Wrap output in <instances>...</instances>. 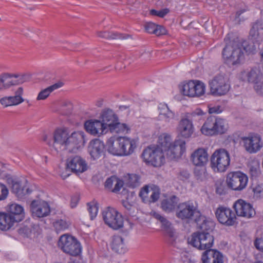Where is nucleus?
Masks as SVG:
<instances>
[{
    "label": "nucleus",
    "instance_id": "1",
    "mask_svg": "<svg viewBox=\"0 0 263 263\" xmlns=\"http://www.w3.org/2000/svg\"><path fill=\"white\" fill-rule=\"evenodd\" d=\"M176 216L181 220L194 219L197 223L199 231L193 233L189 243L198 250H203L213 246L214 241L212 234L214 228V223L206 219L198 211L196 206L190 201L180 203L176 211Z\"/></svg>",
    "mask_w": 263,
    "mask_h": 263
},
{
    "label": "nucleus",
    "instance_id": "2",
    "mask_svg": "<svg viewBox=\"0 0 263 263\" xmlns=\"http://www.w3.org/2000/svg\"><path fill=\"white\" fill-rule=\"evenodd\" d=\"M226 46L223 49L222 54L223 58L233 65L238 64L244 58L243 50H246L244 45L238 38L231 40L229 34L224 38Z\"/></svg>",
    "mask_w": 263,
    "mask_h": 263
},
{
    "label": "nucleus",
    "instance_id": "3",
    "mask_svg": "<svg viewBox=\"0 0 263 263\" xmlns=\"http://www.w3.org/2000/svg\"><path fill=\"white\" fill-rule=\"evenodd\" d=\"M228 129L229 124L225 119L210 116L204 121L200 130L205 136H214L226 134Z\"/></svg>",
    "mask_w": 263,
    "mask_h": 263
},
{
    "label": "nucleus",
    "instance_id": "4",
    "mask_svg": "<svg viewBox=\"0 0 263 263\" xmlns=\"http://www.w3.org/2000/svg\"><path fill=\"white\" fill-rule=\"evenodd\" d=\"M58 246L63 252L70 256H78L82 252V247L79 241L68 234H63L60 236Z\"/></svg>",
    "mask_w": 263,
    "mask_h": 263
},
{
    "label": "nucleus",
    "instance_id": "5",
    "mask_svg": "<svg viewBox=\"0 0 263 263\" xmlns=\"http://www.w3.org/2000/svg\"><path fill=\"white\" fill-rule=\"evenodd\" d=\"M141 157L146 163L154 167H160L165 163L163 149L159 146H148L144 149Z\"/></svg>",
    "mask_w": 263,
    "mask_h": 263
},
{
    "label": "nucleus",
    "instance_id": "6",
    "mask_svg": "<svg viewBox=\"0 0 263 263\" xmlns=\"http://www.w3.org/2000/svg\"><path fill=\"white\" fill-rule=\"evenodd\" d=\"M229 153L224 148L216 149L211 157V166L214 171L225 172L230 165Z\"/></svg>",
    "mask_w": 263,
    "mask_h": 263
},
{
    "label": "nucleus",
    "instance_id": "7",
    "mask_svg": "<svg viewBox=\"0 0 263 263\" xmlns=\"http://www.w3.org/2000/svg\"><path fill=\"white\" fill-rule=\"evenodd\" d=\"M6 180L11 192L18 198H22L31 192L28 187L26 180L8 175L6 176Z\"/></svg>",
    "mask_w": 263,
    "mask_h": 263
},
{
    "label": "nucleus",
    "instance_id": "8",
    "mask_svg": "<svg viewBox=\"0 0 263 263\" xmlns=\"http://www.w3.org/2000/svg\"><path fill=\"white\" fill-rule=\"evenodd\" d=\"M181 93L186 96L200 97L204 94L205 85L199 81L191 80L179 86Z\"/></svg>",
    "mask_w": 263,
    "mask_h": 263
},
{
    "label": "nucleus",
    "instance_id": "9",
    "mask_svg": "<svg viewBox=\"0 0 263 263\" xmlns=\"http://www.w3.org/2000/svg\"><path fill=\"white\" fill-rule=\"evenodd\" d=\"M102 216L105 223L114 230H118L123 227V218L114 208L108 207L102 212Z\"/></svg>",
    "mask_w": 263,
    "mask_h": 263
},
{
    "label": "nucleus",
    "instance_id": "10",
    "mask_svg": "<svg viewBox=\"0 0 263 263\" xmlns=\"http://www.w3.org/2000/svg\"><path fill=\"white\" fill-rule=\"evenodd\" d=\"M248 181L247 176L240 171L228 173L226 179L228 187L235 191H241L245 189Z\"/></svg>",
    "mask_w": 263,
    "mask_h": 263
},
{
    "label": "nucleus",
    "instance_id": "11",
    "mask_svg": "<svg viewBox=\"0 0 263 263\" xmlns=\"http://www.w3.org/2000/svg\"><path fill=\"white\" fill-rule=\"evenodd\" d=\"M209 86L211 94L215 96L226 95L230 88L228 81L221 75L215 77L209 82Z\"/></svg>",
    "mask_w": 263,
    "mask_h": 263
},
{
    "label": "nucleus",
    "instance_id": "12",
    "mask_svg": "<svg viewBox=\"0 0 263 263\" xmlns=\"http://www.w3.org/2000/svg\"><path fill=\"white\" fill-rule=\"evenodd\" d=\"M66 168L75 174L82 173L87 170V164L79 155H72L66 159Z\"/></svg>",
    "mask_w": 263,
    "mask_h": 263
},
{
    "label": "nucleus",
    "instance_id": "13",
    "mask_svg": "<svg viewBox=\"0 0 263 263\" xmlns=\"http://www.w3.org/2000/svg\"><path fill=\"white\" fill-rule=\"evenodd\" d=\"M215 215L220 223L227 226H233L236 222V214L230 208L225 206H219L216 209Z\"/></svg>",
    "mask_w": 263,
    "mask_h": 263
},
{
    "label": "nucleus",
    "instance_id": "14",
    "mask_svg": "<svg viewBox=\"0 0 263 263\" xmlns=\"http://www.w3.org/2000/svg\"><path fill=\"white\" fill-rule=\"evenodd\" d=\"M1 75L6 89L12 86L22 84L30 79V76L27 74L3 73Z\"/></svg>",
    "mask_w": 263,
    "mask_h": 263
},
{
    "label": "nucleus",
    "instance_id": "15",
    "mask_svg": "<svg viewBox=\"0 0 263 263\" xmlns=\"http://www.w3.org/2000/svg\"><path fill=\"white\" fill-rule=\"evenodd\" d=\"M233 208L235 210V214L239 217L251 218L256 214L252 205L242 199H238L235 202Z\"/></svg>",
    "mask_w": 263,
    "mask_h": 263
},
{
    "label": "nucleus",
    "instance_id": "16",
    "mask_svg": "<svg viewBox=\"0 0 263 263\" xmlns=\"http://www.w3.org/2000/svg\"><path fill=\"white\" fill-rule=\"evenodd\" d=\"M246 151L250 154L256 153L262 147L261 138L257 134L241 138Z\"/></svg>",
    "mask_w": 263,
    "mask_h": 263
},
{
    "label": "nucleus",
    "instance_id": "17",
    "mask_svg": "<svg viewBox=\"0 0 263 263\" xmlns=\"http://www.w3.org/2000/svg\"><path fill=\"white\" fill-rule=\"evenodd\" d=\"M69 134L68 129L65 128H58L56 129L53 136V143L48 141V136L45 135L43 137V140L47 142L49 145H52L55 147V145H60L64 146L65 148L67 147L68 140L69 139Z\"/></svg>",
    "mask_w": 263,
    "mask_h": 263
},
{
    "label": "nucleus",
    "instance_id": "18",
    "mask_svg": "<svg viewBox=\"0 0 263 263\" xmlns=\"http://www.w3.org/2000/svg\"><path fill=\"white\" fill-rule=\"evenodd\" d=\"M185 142L181 139L176 140L167 149V157L171 160L180 158L186 151Z\"/></svg>",
    "mask_w": 263,
    "mask_h": 263
},
{
    "label": "nucleus",
    "instance_id": "19",
    "mask_svg": "<svg viewBox=\"0 0 263 263\" xmlns=\"http://www.w3.org/2000/svg\"><path fill=\"white\" fill-rule=\"evenodd\" d=\"M30 209L33 215L39 218L46 217L50 213L48 203L44 201H32L30 204Z\"/></svg>",
    "mask_w": 263,
    "mask_h": 263
},
{
    "label": "nucleus",
    "instance_id": "20",
    "mask_svg": "<svg viewBox=\"0 0 263 263\" xmlns=\"http://www.w3.org/2000/svg\"><path fill=\"white\" fill-rule=\"evenodd\" d=\"M211 247L205 249L201 257L202 263H223L222 254L217 250L211 249Z\"/></svg>",
    "mask_w": 263,
    "mask_h": 263
},
{
    "label": "nucleus",
    "instance_id": "21",
    "mask_svg": "<svg viewBox=\"0 0 263 263\" xmlns=\"http://www.w3.org/2000/svg\"><path fill=\"white\" fill-rule=\"evenodd\" d=\"M85 143V134L81 131L74 132L69 135L66 149L72 150L83 146Z\"/></svg>",
    "mask_w": 263,
    "mask_h": 263
},
{
    "label": "nucleus",
    "instance_id": "22",
    "mask_svg": "<svg viewBox=\"0 0 263 263\" xmlns=\"http://www.w3.org/2000/svg\"><path fill=\"white\" fill-rule=\"evenodd\" d=\"M84 128L87 132L92 135H100L106 133V130L100 120H89L84 123Z\"/></svg>",
    "mask_w": 263,
    "mask_h": 263
},
{
    "label": "nucleus",
    "instance_id": "23",
    "mask_svg": "<svg viewBox=\"0 0 263 263\" xmlns=\"http://www.w3.org/2000/svg\"><path fill=\"white\" fill-rule=\"evenodd\" d=\"M105 145L99 139L91 140L88 145V151L93 160L99 159L104 153Z\"/></svg>",
    "mask_w": 263,
    "mask_h": 263
},
{
    "label": "nucleus",
    "instance_id": "24",
    "mask_svg": "<svg viewBox=\"0 0 263 263\" xmlns=\"http://www.w3.org/2000/svg\"><path fill=\"white\" fill-rule=\"evenodd\" d=\"M208 156L206 149L199 148L192 154L191 160L194 165L197 166H203L208 161Z\"/></svg>",
    "mask_w": 263,
    "mask_h": 263
},
{
    "label": "nucleus",
    "instance_id": "25",
    "mask_svg": "<svg viewBox=\"0 0 263 263\" xmlns=\"http://www.w3.org/2000/svg\"><path fill=\"white\" fill-rule=\"evenodd\" d=\"M23 93V88L19 87L16 91L15 96L3 97L0 99V103L4 107L18 105L24 101L22 97Z\"/></svg>",
    "mask_w": 263,
    "mask_h": 263
},
{
    "label": "nucleus",
    "instance_id": "26",
    "mask_svg": "<svg viewBox=\"0 0 263 263\" xmlns=\"http://www.w3.org/2000/svg\"><path fill=\"white\" fill-rule=\"evenodd\" d=\"M137 146L136 141L126 137H121L120 156H129L134 152Z\"/></svg>",
    "mask_w": 263,
    "mask_h": 263
},
{
    "label": "nucleus",
    "instance_id": "27",
    "mask_svg": "<svg viewBox=\"0 0 263 263\" xmlns=\"http://www.w3.org/2000/svg\"><path fill=\"white\" fill-rule=\"evenodd\" d=\"M177 130L181 137L184 138L190 137L194 132L192 121L186 118L182 119L179 123Z\"/></svg>",
    "mask_w": 263,
    "mask_h": 263
},
{
    "label": "nucleus",
    "instance_id": "28",
    "mask_svg": "<svg viewBox=\"0 0 263 263\" xmlns=\"http://www.w3.org/2000/svg\"><path fill=\"white\" fill-rule=\"evenodd\" d=\"M101 123L103 124V126L106 130V132L110 129L111 126L114 125L117 120L118 117L117 115L111 110L108 109L104 110L101 115Z\"/></svg>",
    "mask_w": 263,
    "mask_h": 263
},
{
    "label": "nucleus",
    "instance_id": "29",
    "mask_svg": "<svg viewBox=\"0 0 263 263\" xmlns=\"http://www.w3.org/2000/svg\"><path fill=\"white\" fill-rule=\"evenodd\" d=\"M250 36L254 42L259 43L263 39V20H257L250 31Z\"/></svg>",
    "mask_w": 263,
    "mask_h": 263
},
{
    "label": "nucleus",
    "instance_id": "30",
    "mask_svg": "<svg viewBox=\"0 0 263 263\" xmlns=\"http://www.w3.org/2000/svg\"><path fill=\"white\" fill-rule=\"evenodd\" d=\"M7 212L16 222L21 221L25 217V213L23 208L21 205L16 203L10 204Z\"/></svg>",
    "mask_w": 263,
    "mask_h": 263
},
{
    "label": "nucleus",
    "instance_id": "31",
    "mask_svg": "<svg viewBox=\"0 0 263 263\" xmlns=\"http://www.w3.org/2000/svg\"><path fill=\"white\" fill-rule=\"evenodd\" d=\"M107 151L114 155L120 156L121 137H111L106 142Z\"/></svg>",
    "mask_w": 263,
    "mask_h": 263
},
{
    "label": "nucleus",
    "instance_id": "32",
    "mask_svg": "<svg viewBox=\"0 0 263 263\" xmlns=\"http://www.w3.org/2000/svg\"><path fill=\"white\" fill-rule=\"evenodd\" d=\"M111 249L119 254L125 253L127 249L123 242V238L119 235H114L111 243Z\"/></svg>",
    "mask_w": 263,
    "mask_h": 263
},
{
    "label": "nucleus",
    "instance_id": "33",
    "mask_svg": "<svg viewBox=\"0 0 263 263\" xmlns=\"http://www.w3.org/2000/svg\"><path fill=\"white\" fill-rule=\"evenodd\" d=\"M246 77L248 82L254 85L263 80V72L259 67H253L247 73Z\"/></svg>",
    "mask_w": 263,
    "mask_h": 263
},
{
    "label": "nucleus",
    "instance_id": "34",
    "mask_svg": "<svg viewBox=\"0 0 263 263\" xmlns=\"http://www.w3.org/2000/svg\"><path fill=\"white\" fill-rule=\"evenodd\" d=\"M179 198L175 195L171 196L169 198L162 201L161 206L162 209L167 213H170L174 211L177 206Z\"/></svg>",
    "mask_w": 263,
    "mask_h": 263
},
{
    "label": "nucleus",
    "instance_id": "35",
    "mask_svg": "<svg viewBox=\"0 0 263 263\" xmlns=\"http://www.w3.org/2000/svg\"><path fill=\"white\" fill-rule=\"evenodd\" d=\"M99 37L107 39H125L129 37V35L118 32L110 31H99L97 32Z\"/></svg>",
    "mask_w": 263,
    "mask_h": 263
},
{
    "label": "nucleus",
    "instance_id": "36",
    "mask_svg": "<svg viewBox=\"0 0 263 263\" xmlns=\"http://www.w3.org/2000/svg\"><path fill=\"white\" fill-rule=\"evenodd\" d=\"M125 180L126 185L132 189L139 187L141 184V177L136 174H128Z\"/></svg>",
    "mask_w": 263,
    "mask_h": 263
},
{
    "label": "nucleus",
    "instance_id": "37",
    "mask_svg": "<svg viewBox=\"0 0 263 263\" xmlns=\"http://www.w3.org/2000/svg\"><path fill=\"white\" fill-rule=\"evenodd\" d=\"M63 85V83L61 82H59L54 84L42 90L41 91L37 97V100H45L50 95V93L53 90L61 87Z\"/></svg>",
    "mask_w": 263,
    "mask_h": 263
},
{
    "label": "nucleus",
    "instance_id": "38",
    "mask_svg": "<svg viewBox=\"0 0 263 263\" xmlns=\"http://www.w3.org/2000/svg\"><path fill=\"white\" fill-rule=\"evenodd\" d=\"M153 216L161 223V228L163 231H165V233L174 230L171 223L159 213L155 212L153 214Z\"/></svg>",
    "mask_w": 263,
    "mask_h": 263
},
{
    "label": "nucleus",
    "instance_id": "39",
    "mask_svg": "<svg viewBox=\"0 0 263 263\" xmlns=\"http://www.w3.org/2000/svg\"><path fill=\"white\" fill-rule=\"evenodd\" d=\"M111 133L125 134L130 130V128L125 123H121L118 120L114 123V125L109 130Z\"/></svg>",
    "mask_w": 263,
    "mask_h": 263
},
{
    "label": "nucleus",
    "instance_id": "40",
    "mask_svg": "<svg viewBox=\"0 0 263 263\" xmlns=\"http://www.w3.org/2000/svg\"><path fill=\"white\" fill-rule=\"evenodd\" d=\"M53 224L55 231L57 232H60L68 229L71 225V223L68 220L59 219L56 220Z\"/></svg>",
    "mask_w": 263,
    "mask_h": 263
},
{
    "label": "nucleus",
    "instance_id": "41",
    "mask_svg": "<svg viewBox=\"0 0 263 263\" xmlns=\"http://www.w3.org/2000/svg\"><path fill=\"white\" fill-rule=\"evenodd\" d=\"M172 139L170 136L165 135L163 137L159 138V143L161 146L160 147L163 149V151H166L170 149V147L172 145L173 143L171 142Z\"/></svg>",
    "mask_w": 263,
    "mask_h": 263
},
{
    "label": "nucleus",
    "instance_id": "42",
    "mask_svg": "<svg viewBox=\"0 0 263 263\" xmlns=\"http://www.w3.org/2000/svg\"><path fill=\"white\" fill-rule=\"evenodd\" d=\"M5 219H4V223L3 224V228L2 231H7L10 229L14 224L16 223L14 219L11 216V215L7 212L5 213Z\"/></svg>",
    "mask_w": 263,
    "mask_h": 263
},
{
    "label": "nucleus",
    "instance_id": "43",
    "mask_svg": "<svg viewBox=\"0 0 263 263\" xmlns=\"http://www.w3.org/2000/svg\"><path fill=\"white\" fill-rule=\"evenodd\" d=\"M88 211L89 212L91 220H93L97 216L98 212V204L92 202L87 203Z\"/></svg>",
    "mask_w": 263,
    "mask_h": 263
},
{
    "label": "nucleus",
    "instance_id": "44",
    "mask_svg": "<svg viewBox=\"0 0 263 263\" xmlns=\"http://www.w3.org/2000/svg\"><path fill=\"white\" fill-rule=\"evenodd\" d=\"M122 203L123 206L126 210V214L129 216H134L135 208L134 204L129 202L128 197H126V199L122 200Z\"/></svg>",
    "mask_w": 263,
    "mask_h": 263
},
{
    "label": "nucleus",
    "instance_id": "45",
    "mask_svg": "<svg viewBox=\"0 0 263 263\" xmlns=\"http://www.w3.org/2000/svg\"><path fill=\"white\" fill-rule=\"evenodd\" d=\"M72 110V104L69 101H65L63 103L61 106V114L64 115L70 114Z\"/></svg>",
    "mask_w": 263,
    "mask_h": 263
},
{
    "label": "nucleus",
    "instance_id": "46",
    "mask_svg": "<svg viewBox=\"0 0 263 263\" xmlns=\"http://www.w3.org/2000/svg\"><path fill=\"white\" fill-rule=\"evenodd\" d=\"M159 116L165 122H169L174 118L175 114L168 108L164 112L159 113Z\"/></svg>",
    "mask_w": 263,
    "mask_h": 263
},
{
    "label": "nucleus",
    "instance_id": "47",
    "mask_svg": "<svg viewBox=\"0 0 263 263\" xmlns=\"http://www.w3.org/2000/svg\"><path fill=\"white\" fill-rule=\"evenodd\" d=\"M9 190L6 185L0 182V201L5 200L8 197Z\"/></svg>",
    "mask_w": 263,
    "mask_h": 263
},
{
    "label": "nucleus",
    "instance_id": "48",
    "mask_svg": "<svg viewBox=\"0 0 263 263\" xmlns=\"http://www.w3.org/2000/svg\"><path fill=\"white\" fill-rule=\"evenodd\" d=\"M165 237L167 243L170 245H174L175 244L176 238L175 236L174 230L165 233Z\"/></svg>",
    "mask_w": 263,
    "mask_h": 263
},
{
    "label": "nucleus",
    "instance_id": "49",
    "mask_svg": "<svg viewBox=\"0 0 263 263\" xmlns=\"http://www.w3.org/2000/svg\"><path fill=\"white\" fill-rule=\"evenodd\" d=\"M253 87L257 95L263 97V80L254 84Z\"/></svg>",
    "mask_w": 263,
    "mask_h": 263
},
{
    "label": "nucleus",
    "instance_id": "50",
    "mask_svg": "<svg viewBox=\"0 0 263 263\" xmlns=\"http://www.w3.org/2000/svg\"><path fill=\"white\" fill-rule=\"evenodd\" d=\"M190 176L191 174L189 171H187V170L183 169L180 170V171L179 172L178 175V178L180 180L185 181L188 180L190 178Z\"/></svg>",
    "mask_w": 263,
    "mask_h": 263
},
{
    "label": "nucleus",
    "instance_id": "51",
    "mask_svg": "<svg viewBox=\"0 0 263 263\" xmlns=\"http://www.w3.org/2000/svg\"><path fill=\"white\" fill-rule=\"evenodd\" d=\"M208 111L210 114H218L221 112L222 111V109L220 105L213 106L212 105H209L208 106Z\"/></svg>",
    "mask_w": 263,
    "mask_h": 263
},
{
    "label": "nucleus",
    "instance_id": "52",
    "mask_svg": "<svg viewBox=\"0 0 263 263\" xmlns=\"http://www.w3.org/2000/svg\"><path fill=\"white\" fill-rule=\"evenodd\" d=\"M124 182L122 180H120L116 177V181L115 182V187L112 189L111 192L114 193H118L121 187L123 186Z\"/></svg>",
    "mask_w": 263,
    "mask_h": 263
},
{
    "label": "nucleus",
    "instance_id": "53",
    "mask_svg": "<svg viewBox=\"0 0 263 263\" xmlns=\"http://www.w3.org/2000/svg\"><path fill=\"white\" fill-rule=\"evenodd\" d=\"M156 28H157V25L152 22L147 23L145 25V30L149 33L154 34Z\"/></svg>",
    "mask_w": 263,
    "mask_h": 263
},
{
    "label": "nucleus",
    "instance_id": "54",
    "mask_svg": "<svg viewBox=\"0 0 263 263\" xmlns=\"http://www.w3.org/2000/svg\"><path fill=\"white\" fill-rule=\"evenodd\" d=\"M205 115V113L200 108L196 109L191 114V117L192 120L195 119V118L199 117V120L200 119V117Z\"/></svg>",
    "mask_w": 263,
    "mask_h": 263
},
{
    "label": "nucleus",
    "instance_id": "55",
    "mask_svg": "<svg viewBox=\"0 0 263 263\" xmlns=\"http://www.w3.org/2000/svg\"><path fill=\"white\" fill-rule=\"evenodd\" d=\"M116 181V177L111 176L107 178L105 182L104 186L105 188L108 189H111L114 183Z\"/></svg>",
    "mask_w": 263,
    "mask_h": 263
},
{
    "label": "nucleus",
    "instance_id": "56",
    "mask_svg": "<svg viewBox=\"0 0 263 263\" xmlns=\"http://www.w3.org/2000/svg\"><path fill=\"white\" fill-rule=\"evenodd\" d=\"M216 193L220 195L226 194V189L222 183L216 184Z\"/></svg>",
    "mask_w": 263,
    "mask_h": 263
},
{
    "label": "nucleus",
    "instance_id": "57",
    "mask_svg": "<svg viewBox=\"0 0 263 263\" xmlns=\"http://www.w3.org/2000/svg\"><path fill=\"white\" fill-rule=\"evenodd\" d=\"M160 192L159 190H154L152 191V194L150 196V201L152 202H155L159 198Z\"/></svg>",
    "mask_w": 263,
    "mask_h": 263
},
{
    "label": "nucleus",
    "instance_id": "58",
    "mask_svg": "<svg viewBox=\"0 0 263 263\" xmlns=\"http://www.w3.org/2000/svg\"><path fill=\"white\" fill-rule=\"evenodd\" d=\"M80 200V196L76 194L73 195L71 198L70 206L71 208L76 207Z\"/></svg>",
    "mask_w": 263,
    "mask_h": 263
},
{
    "label": "nucleus",
    "instance_id": "59",
    "mask_svg": "<svg viewBox=\"0 0 263 263\" xmlns=\"http://www.w3.org/2000/svg\"><path fill=\"white\" fill-rule=\"evenodd\" d=\"M166 32V30L164 27L161 25H157V28H156L154 34L157 36H159L165 34Z\"/></svg>",
    "mask_w": 263,
    "mask_h": 263
},
{
    "label": "nucleus",
    "instance_id": "60",
    "mask_svg": "<svg viewBox=\"0 0 263 263\" xmlns=\"http://www.w3.org/2000/svg\"><path fill=\"white\" fill-rule=\"evenodd\" d=\"M254 246L257 249L263 251V238H256L254 241Z\"/></svg>",
    "mask_w": 263,
    "mask_h": 263
},
{
    "label": "nucleus",
    "instance_id": "61",
    "mask_svg": "<svg viewBox=\"0 0 263 263\" xmlns=\"http://www.w3.org/2000/svg\"><path fill=\"white\" fill-rule=\"evenodd\" d=\"M254 194L257 197H260L263 192L262 188L260 186H257L253 189Z\"/></svg>",
    "mask_w": 263,
    "mask_h": 263
},
{
    "label": "nucleus",
    "instance_id": "62",
    "mask_svg": "<svg viewBox=\"0 0 263 263\" xmlns=\"http://www.w3.org/2000/svg\"><path fill=\"white\" fill-rule=\"evenodd\" d=\"M204 172V169H202L201 170H198L197 168L195 170V175L197 178V180L201 179V178L202 177V173Z\"/></svg>",
    "mask_w": 263,
    "mask_h": 263
},
{
    "label": "nucleus",
    "instance_id": "63",
    "mask_svg": "<svg viewBox=\"0 0 263 263\" xmlns=\"http://www.w3.org/2000/svg\"><path fill=\"white\" fill-rule=\"evenodd\" d=\"M168 108L167 104L165 103H160L158 106V109L159 110V113L164 112L165 110H166Z\"/></svg>",
    "mask_w": 263,
    "mask_h": 263
},
{
    "label": "nucleus",
    "instance_id": "64",
    "mask_svg": "<svg viewBox=\"0 0 263 263\" xmlns=\"http://www.w3.org/2000/svg\"><path fill=\"white\" fill-rule=\"evenodd\" d=\"M250 172L252 176H257L259 174V166L257 167L252 166L250 168Z\"/></svg>",
    "mask_w": 263,
    "mask_h": 263
}]
</instances>
